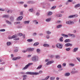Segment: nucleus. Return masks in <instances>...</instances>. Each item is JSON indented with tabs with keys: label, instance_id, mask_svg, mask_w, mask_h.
I'll list each match as a JSON object with an SVG mask.
<instances>
[{
	"label": "nucleus",
	"instance_id": "a211bd4d",
	"mask_svg": "<svg viewBox=\"0 0 80 80\" xmlns=\"http://www.w3.org/2000/svg\"><path fill=\"white\" fill-rule=\"evenodd\" d=\"M65 45L66 47H68V46H72V44H70V43H66V44H65Z\"/></svg>",
	"mask_w": 80,
	"mask_h": 80
},
{
	"label": "nucleus",
	"instance_id": "9d476101",
	"mask_svg": "<svg viewBox=\"0 0 80 80\" xmlns=\"http://www.w3.org/2000/svg\"><path fill=\"white\" fill-rule=\"evenodd\" d=\"M35 2L32 1H30L28 2V3L29 4H32L33 3H34Z\"/></svg>",
	"mask_w": 80,
	"mask_h": 80
},
{
	"label": "nucleus",
	"instance_id": "39448f33",
	"mask_svg": "<svg viewBox=\"0 0 80 80\" xmlns=\"http://www.w3.org/2000/svg\"><path fill=\"white\" fill-rule=\"evenodd\" d=\"M34 50V48H29L27 49L28 52H32Z\"/></svg>",
	"mask_w": 80,
	"mask_h": 80
},
{
	"label": "nucleus",
	"instance_id": "2f4dec72",
	"mask_svg": "<svg viewBox=\"0 0 80 80\" xmlns=\"http://www.w3.org/2000/svg\"><path fill=\"white\" fill-rule=\"evenodd\" d=\"M50 80H55V77H52L50 78Z\"/></svg>",
	"mask_w": 80,
	"mask_h": 80
},
{
	"label": "nucleus",
	"instance_id": "423d86ee",
	"mask_svg": "<svg viewBox=\"0 0 80 80\" xmlns=\"http://www.w3.org/2000/svg\"><path fill=\"white\" fill-rule=\"evenodd\" d=\"M30 65V63H28L26 66L24 68H23V70H25V69H27Z\"/></svg>",
	"mask_w": 80,
	"mask_h": 80
},
{
	"label": "nucleus",
	"instance_id": "6ab92c4d",
	"mask_svg": "<svg viewBox=\"0 0 80 80\" xmlns=\"http://www.w3.org/2000/svg\"><path fill=\"white\" fill-rule=\"evenodd\" d=\"M6 23H8V24H9V25H12V23H11V22L9 21L6 20Z\"/></svg>",
	"mask_w": 80,
	"mask_h": 80
},
{
	"label": "nucleus",
	"instance_id": "c03bdc74",
	"mask_svg": "<svg viewBox=\"0 0 80 80\" xmlns=\"http://www.w3.org/2000/svg\"><path fill=\"white\" fill-rule=\"evenodd\" d=\"M10 42H8L7 43V45L8 46L9 45H10Z\"/></svg>",
	"mask_w": 80,
	"mask_h": 80
},
{
	"label": "nucleus",
	"instance_id": "e433bc0d",
	"mask_svg": "<svg viewBox=\"0 0 80 80\" xmlns=\"http://www.w3.org/2000/svg\"><path fill=\"white\" fill-rule=\"evenodd\" d=\"M33 8H31L29 9V11L30 12H33Z\"/></svg>",
	"mask_w": 80,
	"mask_h": 80
},
{
	"label": "nucleus",
	"instance_id": "393cba45",
	"mask_svg": "<svg viewBox=\"0 0 80 80\" xmlns=\"http://www.w3.org/2000/svg\"><path fill=\"white\" fill-rule=\"evenodd\" d=\"M56 16L58 17H61L62 16V15L61 14H58L56 15Z\"/></svg>",
	"mask_w": 80,
	"mask_h": 80
},
{
	"label": "nucleus",
	"instance_id": "473e14b6",
	"mask_svg": "<svg viewBox=\"0 0 80 80\" xmlns=\"http://www.w3.org/2000/svg\"><path fill=\"white\" fill-rule=\"evenodd\" d=\"M10 20L11 21H13V20H14V18H13V17L12 16L10 18Z\"/></svg>",
	"mask_w": 80,
	"mask_h": 80
},
{
	"label": "nucleus",
	"instance_id": "69168bd1",
	"mask_svg": "<svg viewBox=\"0 0 80 80\" xmlns=\"http://www.w3.org/2000/svg\"><path fill=\"white\" fill-rule=\"evenodd\" d=\"M72 37H73V38H75V35H74V34H72Z\"/></svg>",
	"mask_w": 80,
	"mask_h": 80
},
{
	"label": "nucleus",
	"instance_id": "58836bf2",
	"mask_svg": "<svg viewBox=\"0 0 80 80\" xmlns=\"http://www.w3.org/2000/svg\"><path fill=\"white\" fill-rule=\"evenodd\" d=\"M18 36H20V37H21L22 36H23V34H22V33H19L18 34Z\"/></svg>",
	"mask_w": 80,
	"mask_h": 80
},
{
	"label": "nucleus",
	"instance_id": "8fccbe9b",
	"mask_svg": "<svg viewBox=\"0 0 80 80\" xmlns=\"http://www.w3.org/2000/svg\"><path fill=\"white\" fill-rule=\"evenodd\" d=\"M69 65L70 66H72V67H73V66H74V64L71 63L69 64Z\"/></svg>",
	"mask_w": 80,
	"mask_h": 80
},
{
	"label": "nucleus",
	"instance_id": "6e6552de",
	"mask_svg": "<svg viewBox=\"0 0 80 80\" xmlns=\"http://www.w3.org/2000/svg\"><path fill=\"white\" fill-rule=\"evenodd\" d=\"M61 35L62 37H65V38H68V35L64 34H62Z\"/></svg>",
	"mask_w": 80,
	"mask_h": 80
},
{
	"label": "nucleus",
	"instance_id": "0eeeda50",
	"mask_svg": "<svg viewBox=\"0 0 80 80\" xmlns=\"http://www.w3.org/2000/svg\"><path fill=\"white\" fill-rule=\"evenodd\" d=\"M77 17V16L76 15H72L68 17L69 18H75Z\"/></svg>",
	"mask_w": 80,
	"mask_h": 80
},
{
	"label": "nucleus",
	"instance_id": "4d7b16f0",
	"mask_svg": "<svg viewBox=\"0 0 80 80\" xmlns=\"http://www.w3.org/2000/svg\"><path fill=\"white\" fill-rule=\"evenodd\" d=\"M49 62L50 63V64H51V63H53V61H49Z\"/></svg>",
	"mask_w": 80,
	"mask_h": 80
},
{
	"label": "nucleus",
	"instance_id": "ea45409f",
	"mask_svg": "<svg viewBox=\"0 0 80 80\" xmlns=\"http://www.w3.org/2000/svg\"><path fill=\"white\" fill-rule=\"evenodd\" d=\"M56 59H58V58H60V56H59V55H57L56 56Z\"/></svg>",
	"mask_w": 80,
	"mask_h": 80
},
{
	"label": "nucleus",
	"instance_id": "7ed1b4c3",
	"mask_svg": "<svg viewBox=\"0 0 80 80\" xmlns=\"http://www.w3.org/2000/svg\"><path fill=\"white\" fill-rule=\"evenodd\" d=\"M78 72V71H77V69L76 68H74L72 69V73H77Z\"/></svg>",
	"mask_w": 80,
	"mask_h": 80
},
{
	"label": "nucleus",
	"instance_id": "79ce46f5",
	"mask_svg": "<svg viewBox=\"0 0 80 80\" xmlns=\"http://www.w3.org/2000/svg\"><path fill=\"white\" fill-rule=\"evenodd\" d=\"M42 65H39V66H38V67L37 68V69H39V68H42Z\"/></svg>",
	"mask_w": 80,
	"mask_h": 80
},
{
	"label": "nucleus",
	"instance_id": "2eb2a0df",
	"mask_svg": "<svg viewBox=\"0 0 80 80\" xmlns=\"http://www.w3.org/2000/svg\"><path fill=\"white\" fill-rule=\"evenodd\" d=\"M69 25H73V24H74V23H73V22L71 21H69Z\"/></svg>",
	"mask_w": 80,
	"mask_h": 80
},
{
	"label": "nucleus",
	"instance_id": "e2e57ef3",
	"mask_svg": "<svg viewBox=\"0 0 80 80\" xmlns=\"http://www.w3.org/2000/svg\"><path fill=\"white\" fill-rule=\"evenodd\" d=\"M46 38H48V39L49 38H50V36H46Z\"/></svg>",
	"mask_w": 80,
	"mask_h": 80
},
{
	"label": "nucleus",
	"instance_id": "7c9ffc66",
	"mask_svg": "<svg viewBox=\"0 0 80 80\" xmlns=\"http://www.w3.org/2000/svg\"><path fill=\"white\" fill-rule=\"evenodd\" d=\"M57 67L58 68H62V66H61V65L60 64H59L58 65V66H57Z\"/></svg>",
	"mask_w": 80,
	"mask_h": 80
},
{
	"label": "nucleus",
	"instance_id": "37998d69",
	"mask_svg": "<svg viewBox=\"0 0 80 80\" xmlns=\"http://www.w3.org/2000/svg\"><path fill=\"white\" fill-rule=\"evenodd\" d=\"M5 29H2L0 30V32H5Z\"/></svg>",
	"mask_w": 80,
	"mask_h": 80
},
{
	"label": "nucleus",
	"instance_id": "49530a36",
	"mask_svg": "<svg viewBox=\"0 0 80 80\" xmlns=\"http://www.w3.org/2000/svg\"><path fill=\"white\" fill-rule=\"evenodd\" d=\"M24 3V2H18V3H19V4H23Z\"/></svg>",
	"mask_w": 80,
	"mask_h": 80
},
{
	"label": "nucleus",
	"instance_id": "f03ea898",
	"mask_svg": "<svg viewBox=\"0 0 80 80\" xmlns=\"http://www.w3.org/2000/svg\"><path fill=\"white\" fill-rule=\"evenodd\" d=\"M32 60L33 62H38V57L37 56H34L32 58Z\"/></svg>",
	"mask_w": 80,
	"mask_h": 80
},
{
	"label": "nucleus",
	"instance_id": "de8ad7c7",
	"mask_svg": "<svg viewBox=\"0 0 80 80\" xmlns=\"http://www.w3.org/2000/svg\"><path fill=\"white\" fill-rule=\"evenodd\" d=\"M20 15H22V16H23V12H21L20 13Z\"/></svg>",
	"mask_w": 80,
	"mask_h": 80
},
{
	"label": "nucleus",
	"instance_id": "f257e3e1",
	"mask_svg": "<svg viewBox=\"0 0 80 80\" xmlns=\"http://www.w3.org/2000/svg\"><path fill=\"white\" fill-rule=\"evenodd\" d=\"M26 75H38L39 73L38 72H28L25 73Z\"/></svg>",
	"mask_w": 80,
	"mask_h": 80
},
{
	"label": "nucleus",
	"instance_id": "0e129e2a",
	"mask_svg": "<svg viewBox=\"0 0 80 80\" xmlns=\"http://www.w3.org/2000/svg\"><path fill=\"white\" fill-rule=\"evenodd\" d=\"M36 14V15H37V16H38V15H40V13L37 12Z\"/></svg>",
	"mask_w": 80,
	"mask_h": 80
},
{
	"label": "nucleus",
	"instance_id": "aec40b11",
	"mask_svg": "<svg viewBox=\"0 0 80 80\" xmlns=\"http://www.w3.org/2000/svg\"><path fill=\"white\" fill-rule=\"evenodd\" d=\"M70 42V40L69 39H65L64 41V42Z\"/></svg>",
	"mask_w": 80,
	"mask_h": 80
},
{
	"label": "nucleus",
	"instance_id": "f3484780",
	"mask_svg": "<svg viewBox=\"0 0 80 80\" xmlns=\"http://www.w3.org/2000/svg\"><path fill=\"white\" fill-rule=\"evenodd\" d=\"M43 46L45 47H49V45L47 44H44Z\"/></svg>",
	"mask_w": 80,
	"mask_h": 80
},
{
	"label": "nucleus",
	"instance_id": "a18cd8bd",
	"mask_svg": "<svg viewBox=\"0 0 80 80\" xmlns=\"http://www.w3.org/2000/svg\"><path fill=\"white\" fill-rule=\"evenodd\" d=\"M20 74H21V75H24L25 72H20Z\"/></svg>",
	"mask_w": 80,
	"mask_h": 80
},
{
	"label": "nucleus",
	"instance_id": "dca6fc26",
	"mask_svg": "<svg viewBox=\"0 0 80 80\" xmlns=\"http://www.w3.org/2000/svg\"><path fill=\"white\" fill-rule=\"evenodd\" d=\"M39 45V42H36L33 44V46H37Z\"/></svg>",
	"mask_w": 80,
	"mask_h": 80
},
{
	"label": "nucleus",
	"instance_id": "4c0bfd02",
	"mask_svg": "<svg viewBox=\"0 0 80 80\" xmlns=\"http://www.w3.org/2000/svg\"><path fill=\"white\" fill-rule=\"evenodd\" d=\"M56 8V6H53L51 8L52 10H53V9H54V8Z\"/></svg>",
	"mask_w": 80,
	"mask_h": 80
},
{
	"label": "nucleus",
	"instance_id": "72a5a7b5",
	"mask_svg": "<svg viewBox=\"0 0 80 80\" xmlns=\"http://www.w3.org/2000/svg\"><path fill=\"white\" fill-rule=\"evenodd\" d=\"M3 17H4V18H8V16L7 15H5L3 16Z\"/></svg>",
	"mask_w": 80,
	"mask_h": 80
},
{
	"label": "nucleus",
	"instance_id": "6e6d98bb",
	"mask_svg": "<svg viewBox=\"0 0 80 80\" xmlns=\"http://www.w3.org/2000/svg\"><path fill=\"white\" fill-rule=\"evenodd\" d=\"M63 66H64V67H65L66 66V63L64 62L62 64Z\"/></svg>",
	"mask_w": 80,
	"mask_h": 80
},
{
	"label": "nucleus",
	"instance_id": "338daca9",
	"mask_svg": "<svg viewBox=\"0 0 80 80\" xmlns=\"http://www.w3.org/2000/svg\"><path fill=\"white\" fill-rule=\"evenodd\" d=\"M27 6H28V5H27V4H24V7H25V8H26V7H27Z\"/></svg>",
	"mask_w": 80,
	"mask_h": 80
},
{
	"label": "nucleus",
	"instance_id": "20e7f679",
	"mask_svg": "<svg viewBox=\"0 0 80 80\" xmlns=\"http://www.w3.org/2000/svg\"><path fill=\"white\" fill-rule=\"evenodd\" d=\"M56 46L58 48L61 49L63 47V45L61 44H57Z\"/></svg>",
	"mask_w": 80,
	"mask_h": 80
},
{
	"label": "nucleus",
	"instance_id": "a19ab883",
	"mask_svg": "<svg viewBox=\"0 0 80 80\" xmlns=\"http://www.w3.org/2000/svg\"><path fill=\"white\" fill-rule=\"evenodd\" d=\"M18 51V49H15L14 50V52L15 53H17Z\"/></svg>",
	"mask_w": 80,
	"mask_h": 80
},
{
	"label": "nucleus",
	"instance_id": "9b49d317",
	"mask_svg": "<svg viewBox=\"0 0 80 80\" xmlns=\"http://www.w3.org/2000/svg\"><path fill=\"white\" fill-rule=\"evenodd\" d=\"M18 59H20V57H16V58H13L12 60H15L16 61L17 60H18Z\"/></svg>",
	"mask_w": 80,
	"mask_h": 80
},
{
	"label": "nucleus",
	"instance_id": "c756f323",
	"mask_svg": "<svg viewBox=\"0 0 80 80\" xmlns=\"http://www.w3.org/2000/svg\"><path fill=\"white\" fill-rule=\"evenodd\" d=\"M16 37V36H15V37L14 38V40H19V38Z\"/></svg>",
	"mask_w": 80,
	"mask_h": 80
},
{
	"label": "nucleus",
	"instance_id": "1a4fd4ad",
	"mask_svg": "<svg viewBox=\"0 0 80 80\" xmlns=\"http://www.w3.org/2000/svg\"><path fill=\"white\" fill-rule=\"evenodd\" d=\"M23 18V16H20L18 17V18H17V20H21Z\"/></svg>",
	"mask_w": 80,
	"mask_h": 80
},
{
	"label": "nucleus",
	"instance_id": "052dcab7",
	"mask_svg": "<svg viewBox=\"0 0 80 80\" xmlns=\"http://www.w3.org/2000/svg\"><path fill=\"white\" fill-rule=\"evenodd\" d=\"M54 57V55H52L50 56V58H53Z\"/></svg>",
	"mask_w": 80,
	"mask_h": 80
},
{
	"label": "nucleus",
	"instance_id": "13d9d810",
	"mask_svg": "<svg viewBox=\"0 0 80 80\" xmlns=\"http://www.w3.org/2000/svg\"><path fill=\"white\" fill-rule=\"evenodd\" d=\"M14 48L15 50H18V48L17 47H14Z\"/></svg>",
	"mask_w": 80,
	"mask_h": 80
},
{
	"label": "nucleus",
	"instance_id": "4468645a",
	"mask_svg": "<svg viewBox=\"0 0 80 80\" xmlns=\"http://www.w3.org/2000/svg\"><path fill=\"white\" fill-rule=\"evenodd\" d=\"M27 77V75H23L22 76V77L23 78V80H26V79H27V78H26V77Z\"/></svg>",
	"mask_w": 80,
	"mask_h": 80
},
{
	"label": "nucleus",
	"instance_id": "a878e982",
	"mask_svg": "<svg viewBox=\"0 0 80 80\" xmlns=\"http://www.w3.org/2000/svg\"><path fill=\"white\" fill-rule=\"evenodd\" d=\"M36 52H37V53H40V50L39 49H37V50H36Z\"/></svg>",
	"mask_w": 80,
	"mask_h": 80
},
{
	"label": "nucleus",
	"instance_id": "774afa93",
	"mask_svg": "<svg viewBox=\"0 0 80 80\" xmlns=\"http://www.w3.org/2000/svg\"><path fill=\"white\" fill-rule=\"evenodd\" d=\"M16 24H19V23H20V22H16Z\"/></svg>",
	"mask_w": 80,
	"mask_h": 80
},
{
	"label": "nucleus",
	"instance_id": "5fc2aeb1",
	"mask_svg": "<svg viewBox=\"0 0 80 80\" xmlns=\"http://www.w3.org/2000/svg\"><path fill=\"white\" fill-rule=\"evenodd\" d=\"M68 2L70 3V2H73V0H68Z\"/></svg>",
	"mask_w": 80,
	"mask_h": 80
},
{
	"label": "nucleus",
	"instance_id": "c85d7f7f",
	"mask_svg": "<svg viewBox=\"0 0 80 80\" xmlns=\"http://www.w3.org/2000/svg\"><path fill=\"white\" fill-rule=\"evenodd\" d=\"M61 27H62V25H60L57 26L56 27V28H60Z\"/></svg>",
	"mask_w": 80,
	"mask_h": 80
},
{
	"label": "nucleus",
	"instance_id": "5701e85b",
	"mask_svg": "<svg viewBox=\"0 0 80 80\" xmlns=\"http://www.w3.org/2000/svg\"><path fill=\"white\" fill-rule=\"evenodd\" d=\"M15 37V35H13V36H12L10 38V37H9V39H12V38H14Z\"/></svg>",
	"mask_w": 80,
	"mask_h": 80
},
{
	"label": "nucleus",
	"instance_id": "c9c22d12",
	"mask_svg": "<svg viewBox=\"0 0 80 80\" xmlns=\"http://www.w3.org/2000/svg\"><path fill=\"white\" fill-rule=\"evenodd\" d=\"M50 20H51V19L50 18L47 19L46 20V21L47 22H50Z\"/></svg>",
	"mask_w": 80,
	"mask_h": 80
},
{
	"label": "nucleus",
	"instance_id": "bb28decb",
	"mask_svg": "<svg viewBox=\"0 0 80 80\" xmlns=\"http://www.w3.org/2000/svg\"><path fill=\"white\" fill-rule=\"evenodd\" d=\"M78 48H74V49L73 52H77V51L78 50Z\"/></svg>",
	"mask_w": 80,
	"mask_h": 80
},
{
	"label": "nucleus",
	"instance_id": "09e8293b",
	"mask_svg": "<svg viewBox=\"0 0 80 80\" xmlns=\"http://www.w3.org/2000/svg\"><path fill=\"white\" fill-rule=\"evenodd\" d=\"M49 77L50 76H47L45 78V80H48V78H49Z\"/></svg>",
	"mask_w": 80,
	"mask_h": 80
},
{
	"label": "nucleus",
	"instance_id": "3c124183",
	"mask_svg": "<svg viewBox=\"0 0 80 80\" xmlns=\"http://www.w3.org/2000/svg\"><path fill=\"white\" fill-rule=\"evenodd\" d=\"M0 11H5V9H3L2 8H0Z\"/></svg>",
	"mask_w": 80,
	"mask_h": 80
},
{
	"label": "nucleus",
	"instance_id": "864d4df0",
	"mask_svg": "<svg viewBox=\"0 0 80 80\" xmlns=\"http://www.w3.org/2000/svg\"><path fill=\"white\" fill-rule=\"evenodd\" d=\"M28 52V51H27V50H24L22 51V52H23L24 53H25L27 52Z\"/></svg>",
	"mask_w": 80,
	"mask_h": 80
},
{
	"label": "nucleus",
	"instance_id": "cd10ccee",
	"mask_svg": "<svg viewBox=\"0 0 80 80\" xmlns=\"http://www.w3.org/2000/svg\"><path fill=\"white\" fill-rule=\"evenodd\" d=\"M52 12H49L48 14H47V15H52Z\"/></svg>",
	"mask_w": 80,
	"mask_h": 80
},
{
	"label": "nucleus",
	"instance_id": "680f3d73",
	"mask_svg": "<svg viewBox=\"0 0 80 80\" xmlns=\"http://www.w3.org/2000/svg\"><path fill=\"white\" fill-rule=\"evenodd\" d=\"M43 71H40L39 72V73H42Z\"/></svg>",
	"mask_w": 80,
	"mask_h": 80
},
{
	"label": "nucleus",
	"instance_id": "ddd939ff",
	"mask_svg": "<svg viewBox=\"0 0 80 80\" xmlns=\"http://www.w3.org/2000/svg\"><path fill=\"white\" fill-rule=\"evenodd\" d=\"M80 7V3L78 4L77 5H76L74 6V8H78V7Z\"/></svg>",
	"mask_w": 80,
	"mask_h": 80
},
{
	"label": "nucleus",
	"instance_id": "bf43d9fd",
	"mask_svg": "<svg viewBox=\"0 0 80 80\" xmlns=\"http://www.w3.org/2000/svg\"><path fill=\"white\" fill-rule=\"evenodd\" d=\"M50 61H49L47 63L46 65H50Z\"/></svg>",
	"mask_w": 80,
	"mask_h": 80
},
{
	"label": "nucleus",
	"instance_id": "4be33fe9",
	"mask_svg": "<svg viewBox=\"0 0 80 80\" xmlns=\"http://www.w3.org/2000/svg\"><path fill=\"white\" fill-rule=\"evenodd\" d=\"M27 42H32L33 41V40L32 39H29L27 40Z\"/></svg>",
	"mask_w": 80,
	"mask_h": 80
},
{
	"label": "nucleus",
	"instance_id": "412c9836",
	"mask_svg": "<svg viewBox=\"0 0 80 80\" xmlns=\"http://www.w3.org/2000/svg\"><path fill=\"white\" fill-rule=\"evenodd\" d=\"M63 37H61L59 39V40L60 42H62L63 41Z\"/></svg>",
	"mask_w": 80,
	"mask_h": 80
},
{
	"label": "nucleus",
	"instance_id": "603ef678",
	"mask_svg": "<svg viewBox=\"0 0 80 80\" xmlns=\"http://www.w3.org/2000/svg\"><path fill=\"white\" fill-rule=\"evenodd\" d=\"M46 33L48 34V35H49V34H50V33H51V32L49 31H47Z\"/></svg>",
	"mask_w": 80,
	"mask_h": 80
},
{
	"label": "nucleus",
	"instance_id": "f704fd0d",
	"mask_svg": "<svg viewBox=\"0 0 80 80\" xmlns=\"http://www.w3.org/2000/svg\"><path fill=\"white\" fill-rule=\"evenodd\" d=\"M71 48H68L66 49V51H69V50H70Z\"/></svg>",
	"mask_w": 80,
	"mask_h": 80
},
{
	"label": "nucleus",
	"instance_id": "f8f14e48",
	"mask_svg": "<svg viewBox=\"0 0 80 80\" xmlns=\"http://www.w3.org/2000/svg\"><path fill=\"white\" fill-rule=\"evenodd\" d=\"M30 20L25 21L24 22V23L25 25H26V24H28L29 23H30Z\"/></svg>",
	"mask_w": 80,
	"mask_h": 80
},
{
	"label": "nucleus",
	"instance_id": "b1692460",
	"mask_svg": "<svg viewBox=\"0 0 80 80\" xmlns=\"http://www.w3.org/2000/svg\"><path fill=\"white\" fill-rule=\"evenodd\" d=\"M70 75V73H67L65 74V76L66 77H68V76H69Z\"/></svg>",
	"mask_w": 80,
	"mask_h": 80
}]
</instances>
